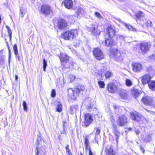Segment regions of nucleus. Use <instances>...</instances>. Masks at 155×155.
I'll return each mask as SVG.
<instances>
[{
	"label": "nucleus",
	"mask_w": 155,
	"mask_h": 155,
	"mask_svg": "<svg viewBox=\"0 0 155 155\" xmlns=\"http://www.w3.org/2000/svg\"><path fill=\"white\" fill-rule=\"evenodd\" d=\"M88 30L95 36L99 35L101 32L100 31L97 29V26L93 24L90 27L88 28Z\"/></svg>",
	"instance_id": "16"
},
{
	"label": "nucleus",
	"mask_w": 155,
	"mask_h": 155,
	"mask_svg": "<svg viewBox=\"0 0 155 155\" xmlns=\"http://www.w3.org/2000/svg\"><path fill=\"white\" fill-rule=\"evenodd\" d=\"M128 129H129V130H132V128L130 127Z\"/></svg>",
	"instance_id": "62"
},
{
	"label": "nucleus",
	"mask_w": 155,
	"mask_h": 155,
	"mask_svg": "<svg viewBox=\"0 0 155 155\" xmlns=\"http://www.w3.org/2000/svg\"><path fill=\"white\" fill-rule=\"evenodd\" d=\"M58 25L59 29H63L66 28L67 26V23L65 20L61 19L58 22Z\"/></svg>",
	"instance_id": "18"
},
{
	"label": "nucleus",
	"mask_w": 155,
	"mask_h": 155,
	"mask_svg": "<svg viewBox=\"0 0 155 155\" xmlns=\"http://www.w3.org/2000/svg\"><path fill=\"white\" fill-rule=\"evenodd\" d=\"M151 140V137L150 135L147 134L146 135L144 139V141L147 143L148 142H149Z\"/></svg>",
	"instance_id": "34"
},
{
	"label": "nucleus",
	"mask_w": 155,
	"mask_h": 155,
	"mask_svg": "<svg viewBox=\"0 0 155 155\" xmlns=\"http://www.w3.org/2000/svg\"><path fill=\"white\" fill-rule=\"evenodd\" d=\"M107 89L109 92L113 93L116 92L118 88L115 84L113 83H109L107 85Z\"/></svg>",
	"instance_id": "13"
},
{
	"label": "nucleus",
	"mask_w": 155,
	"mask_h": 155,
	"mask_svg": "<svg viewBox=\"0 0 155 155\" xmlns=\"http://www.w3.org/2000/svg\"><path fill=\"white\" fill-rule=\"evenodd\" d=\"M104 74L106 78H109L112 75V73L109 71H107L105 72Z\"/></svg>",
	"instance_id": "33"
},
{
	"label": "nucleus",
	"mask_w": 155,
	"mask_h": 155,
	"mask_svg": "<svg viewBox=\"0 0 155 155\" xmlns=\"http://www.w3.org/2000/svg\"><path fill=\"white\" fill-rule=\"evenodd\" d=\"M119 95L122 99L126 100L127 99L128 94L126 91L122 89L120 91Z\"/></svg>",
	"instance_id": "22"
},
{
	"label": "nucleus",
	"mask_w": 155,
	"mask_h": 155,
	"mask_svg": "<svg viewBox=\"0 0 155 155\" xmlns=\"http://www.w3.org/2000/svg\"><path fill=\"white\" fill-rule=\"evenodd\" d=\"M139 147L140 148V149L142 152H143V153H144V148L142 147V146L141 145H139Z\"/></svg>",
	"instance_id": "49"
},
{
	"label": "nucleus",
	"mask_w": 155,
	"mask_h": 155,
	"mask_svg": "<svg viewBox=\"0 0 155 155\" xmlns=\"http://www.w3.org/2000/svg\"><path fill=\"white\" fill-rule=\"evenodd\" d=\"M56 94V91L55 89L52 90L51 94V96L52 97H55Z\"/></svg>",
	"instance_id": "43"
},
{
	"label": "nucleus",
	"mask_w": 155,
	"mask_h": 155,
	"mask_svg": "<svg viewBox=\"0 0 155 155\" xmlns=\"http://www.w3.org/2000/svg\"><path fill=\"white\" fill-rule=\"evenodd\" d=\"M144 15L143 13L141 11H139L138 12L136 13V16L137 18H141Z\"/></svg>",
	"instance_id": "31"
},
{
	"label": "nucleus",
	"mask_w": 155,
	"mask_h": 155,
	"mask_svg": "<svg viewBox=\"0 0 155 155\" xmlns=\"http://www.w3.org/2000/svg\"><path fill=\"white\" fill-rule=\"evenodd\" d=\"M41 12L43 15L47 16L52 13V10L51 7L49 5H43L41 7Z\"/></svg>",
	"instance_id": "6"
},
{
	"label": "nucleus",
	"mask_w": 155,
	"mask_h": 155,
	"mask_svg": "<svg viewBox=\"0 0 155 155\" xmlns=\"http://www.w3.org/2000/svg\"><path fill=\"white\" fill-rule=\"evenodd\" d=\"M23 109L24 110L27 111L28 110L27 106V104L26 102L25 101H24L23 102Z\"/></svg>",
	"instance_id": "42"
},
{
	"label": "nucleus",
	"mask_w": 155,
	"mask_h": 155,
	"mask_svg": "<svg viewBox=\"0 0 155 155\" xmlns=\"http://www.w3.org/2000/svg\"><path fill=\"white\" fill-rule=\"evenodd\" d=\"M42 140L41 135H38L37 138V140L38 141L40 142L41 141V140Z\"/></svg>",
	"instance_id": "50"
},
{
	"label": "nucleus",
	"mask_w": 155,
	"mask_h": 155,
	"mask_svg": "<svg viewBox=\"0 0 155 155\" xmlns=\"http://www.w3.org/2000/svg\"><path fill=\"white\" fill-rule=\"evenodd\" d=\"M68 155H72L71 153L70 154L69 153H68Z\"/></svg>",
	"instance_id": "64"
},
{
	"label": "nucleus",
	"mask_w": 155,
	"mask_h": 155,
	"mask_svg": "<svg viewBox=\"0 0 155 155\" xmlns=\"http://www.w3.org/2000/svg\"><path fill=\"white\" fill-rule=\"evenodd\" d=\"M151 77L149 74H146L143 76L141 79V82L143 85L147 84H148V83L150 81Z\"/></svg>",
	"instance_id": "19"
},
{
	"label": "nucleus",
	"mask_w": 155,
	"mask_h": 155,
	"mask_svg": "<svg viewBox=\"0 0 155 155\" xmlns=\"http://www.w3.org/2000/svg\"><path fill=\"white\" fill-rule=\"evenodd\" d=\"M78 108V107L77 105L70 106V112L71 114H74V112H76Z\"/></svg>",
	"instance_id": "27"
},
{
	"label": "nucleus",
	"mask_w": 155,
	"mask_h": 155,
	"mask_svg": "<svg viewBox=\"0 0 155 155\" xmlns=\"http://www.w3.org/2000/svg\"><path fill=\"white\" fill-rule=\"evenodd\" d=\"M69 78L70 79L71 81H73L74 80L75 78V77L72 75H70L69 77Z\"/></svg>",
	"instance_id": "46"
},
{
	"label": "nucleus",
	"mask_w": 155,
	"mask_h": 155,
	"mask_svg": "<svg viewBox=\"0 0 155 155\" xmlns=\"http://www.w3.org/2000/svg\"><path fill=\"white\" fill-rule=\"evenodd\" d=\"M6 28L7 29V30H8V29H10V28H9L7 25L6 26Z\"/></svg>",
	"instance_id": "61"
},
{
	"label": "nucleus",
	"mask_w": 155,
	"mask_h": 155,
	"mask_svg": "<svg viewBox=\"0 0 155 155\" xmlns=\"http://www.w3.org/2000/svg\"><path fill=\"white\" fill-rule=\"evenodd\" d=\"M62 123L63 124V128L65 129V127L67 124V123L66 121H63Z\"/></svg>",
	"instance_id": "56"
},
{
	"label": "nucleus",
	"mask_w": 155,
	"mask_h": 155,
	"mask_svg": "<svg viewBox=\"0 0 155 155\" xmlns=\"http://www.w3.org/2000/svg\"><path fill=\"white\" fill-rule=\"evenodd\" d=\"M47 62L45 60V59H43V70L44 71H45L46 68L47 66Z\"/></svg>",
	"instance_id": "40"
},
{
	"label": "nucleus",
	"mask_w": 155,
	"mask_h": 155,
	"mask_svg": "<svg viewBox=\"0 0 155 155\" xmlns=\"http://www.w3.org/2000/svg\"><path fill=\"white\" fill-rule=\"evenodd\" d=\"M61 134H66V131L65 129L63 128V130L61 131Z\"/></svg>",
	"instance_id": "55"
},
{
	"label": "nucleus",
	"mask_w": 155,
	"mask_h": 155,
	"mask_svg": "<svg viewBox=\"0 0 155 155\" xmlns=\"http://www.w3.org/2000/svg\"><path fill=\"white\" fill-rule=\"evenodd\" d=\"M36 155H38L39 154V150L38 147H36V150L35 151Z\"/></svg>",
	"instance_id": "54"
},
{
	"label": "nucleus",
	"mask_w": 155,
	"mask_h": 155,
	"mask_svg": "<svg viewBox=\"0 0 155 155\" xmlns=\"http://www.w3.org/2000/svg\"><path fill=\"white\" fill-rule=\"evenodd\" d=\"M15 56L16 57L18 58V60H20V58H19V56L18 54V53L17 54H15Z\"/></svg>",
	"instance_id": "58"
},
{
	"label": "nucleus",
	"mask_w": 155,
	"mask_h": 155,
	"mask_svg": "<svg viewBox=\"0 0 155 155\" xmlns=\"http://www.w3.org/2000/svg\"><path fill=\"white\" fill-rule=\"evenodd\" d=\"M95 15L96 16L97 18H102V16L98 12H95Z\"/></svg>",
	"instance_id": "45"
},
{
	"label": "nucleus",
	"mask_w": 155,
	"mask_h": 155,
	"mask_svg": "<svg viewBox=\"0 0 155 155\" xmlns=\"http://www.w3.org/2000/svg\"><path fill=\"white\" fill-rule=\"evenodd\" d=\"M84 120L82 122V125L85 127L89 126L93 121V117L90 114H87L84 115Z\"/></svg>",
	"instance_id": "5"
},
{
	"label": "nucleus",
	"mask_w": 155,
	"mask_h": 155,
	"mask_svg": "<svg viewBox=\"0 0 155 155\" xmlns=\"http://www.w3.org/2000/svg\"><path fill=\"white\" fill-rule=\"evenodd\" d=\"M110 56L117 61H120L123 60V57L120 52L115 48L111 49Z\"/></svg>",
	"instance_id": "3"
},
{
	"label": "nucleus",
	"mask_w": 155,
	"mask_h": 155,
	"mask_svg": "<svg viewBox=\"0 0 155 155\" xmlns=\"http://www.w3.org/2000/svg\"><path fill=\"white\" fill-rule=\"evenodd\" d=\"M81 42V41L79 40H75L73 42V46L75 47H78Z\"/></svg>",
	"instance_id": "37"
},
{
	"label": "nucleus",
	"mask_w": 155,
	"mask_h": 155,
	"mask_svg": "<svg viewBox=\"0 0 155 155\" xmlns=\"http://www.w3.org/2000/svg\"><path fill=\"white\" fill-rule=\"evenodd\" d=\"M134 131L135 132V133L137 135H138L140 133V131L138 129H135Z\"/></svg>",
	"instance_id": "53"
},
{
	"label": "nucleus",
	"mask_w": 155,
	"mask_h": 155,
	"mask_svg": "<svg viewBox=\"0 0 155 155\" xmlns=\"http://www.w3.org/2000/svg\"><path fill=\"white\" fill-rule=\"evenodd\" d=\"M122 108L121 107L117 106H115L114 107V111L118 116L122 115H121L122 112Z\"/></svg>",
	"instance_id": "24"
},
{
	"label": "nucleus",
	"mask_w": 155,
	"mask_h": 155,
	"mask_svg": "<svg viewBox=\"0 0 155 155\" xmlns=\"http://www.w3.org/2000/svg\"><path fill=\"white\" fill-rule=\"evenodd\" d=\"M142 102L146 105L154 106L155 103L153 98L150 96L147 95L143 97L142 99Z\"/></svg>",
	"instance_id": "7"
},
{
	"label": "nucleus",
	"mask_w": 155,
	"mask_h": 155,
	"mask_svg": "<svg viewBox=\"0 0 155 155\" xmlns=\"http://www.w3.org/2000/svg\"><path fill=\"white\" fill-rule=\"evenodd\" d=\"M104 44L105 46L111 48L114 45L113 40L112 38L109 37L108 38H106Z\"/></svg>",
	"instance_id": "20"
},
{
	"label": "nucleus",
	"mask_w": 155,
	"mask_h": 155,
	"mask_svg": "<svg viewBox=\"0 0 155 155\" xmlns=\"http://www.w3.org/2000/svg\"><path fill=\"white\" fill-rule=\"evenodd\" d=\"M117 20L118 21H119L120 22L122 23H123V22L120 18H118L117 19ZM123 23L124 24V26H125L126 28L128 29L129 30L132 31H137V29L136 28H134L132 26L130 25H128L127 24L125 23Z\"/></svg>",
	"instance_id": "23"
},
{
	"label": "nucleus",
	"mask_w": 155,
	"mask_h": 155,
	"mask_svg": "<svg viewBox=\"0 0 155 155\" xmlns=\"http://www.w3.org/2000/svg\"><path fill=\"white\" fill-rule=\"evenodd\" d=\"M87 150H89V155H93V153L91 151V148H89Z\"/></svg>",
	"instance_id": "51"
},
{
	"label": "nucleus",
	"mask_w": 155,
	"mask_h": 155,
	"mask_svg": "<svg viewBox=\"0 0 155 155\" xmlns=\"http://www.w3.org/2000/svg\"><path fill=\"white\" fill-rule=\"evenodd\" d=\"M73 17H74V16H70V18H73Z\"/></svg>",
	"instance_id": "63"
},
{
	"label": "nucleus",
	"mask_w": 155,
	"mask_h": 155,
	"mask_svg": "<svg viewBox=\"0 0 155 155\" xmlns=\"http://www.w3.org/2000/svg\"><path fill=\"white\" fill-rule=\"evenodd\" d=\"M87 109L89 111H91L92 109V107L91 105H88L87 107Z\"/></svg>",
	"instance_id": "52"
},
{
	"label": "nucleus",
	"mask_w": 155,
	"mask_h": 155,
	"mask_svg": "<svg viewBox=\"0 0 155 155\" xmlns=\"http://www.w3.org/2000/svg\"><path fill=\"white\" fill-rule=\"evenodd\" d=\"M98 85L101 88H104L105 87V84L103 81H98Z\"/></svg>",
	"instance_id": "36"
},
{
	"label": "nucleus",
	"mask_w": 155,
	"mask_h": 155,
	"mask_svg": "<svg viewBox=\"0 0 155 155\" xmlns=\"http://www.w3.org/2000/svg\"><path fill=\"white\" fill-rule=\"evenodd\" d=\"M132 94H134L135 97H137L140 94L139 91L136 89H134L132 91Z\"/></svg>",
	"instance_id": "30"
},
{
	"label": "nucleus",
	"mask_w": 155,
	"mask_h": 155,
	"mask_svg": "<svg viewBox=\"0 0 155 155\" xmlns=\"http://www.w3.org/2000/svg\"><path fill=\"white\" fill-rule=\"evenodd\" d=\"M132 66L133 70L135 72H140L143 69L142 65L140 63L133 62L132 64Z\"/></svg>",
	"instance_id": "12"
},
{
	"label": "nucleus",
	"mask_w": 155,
	"mask_h": 155,
	"mask_svg": "<svg viewBox=\"0 0 155 155\" xmlns=\"http://www.w3.org/2000/svg\"><path fill=\"white\" fill-rule=\"evenodd\" d=\"M125 83L127 86L130 87L132 84V82L129 79H126L125 81Z\"/></svg>",
	"instance_id": "38"
},
{
	"label": "nucleus",
	"mask_w": 155,
	"mask_h": 155,
	"mask_svg": "<svg viewBox=\"0 0 155 155\" xmlns=\"http://www.w3.org/2000/svg\"><path fill=\"white\" fill-rule=\"evenodd\" d=\"M105 152L107 155H115L116 153L113 146L110 145L107 146Z\"/></svg>",
	"instance_id": "17"
},
{
	"label": "nucleus",
	"mask_w": 155,
	"mask_h": 155,
	"mask_svg": "<svg viewBox=\"0 0 155 155\" xmlns=\"http://www.w3.org/2000/svg\"><path fill=\"white\" fill-rule=\"evenodd\" d=\"M88 136H87L84 137V145L86 150H87L89 148H90L89 145V141L88 139Z\"/></svg>",
	"instance_id": "28"
},
{
	"label": "nucleus",
	"mask_w": 155,
	"mask_h": 155,
	"mask_svg": "<svg viewBox=\"0 0 155 155\" xmlns=\"http://www.w3.org/2000/svg\"><path fill=\"white\" fill-rule=\"evenodd\" d=\"M100 129L99 127L96 128L95 136L94 139L95 142L98 144V139L100 137V136L99 135V134L100 133Z\"/></svg>",
	"instance_id": "25"
},
{
	"label": "nucleus",
	"mask_w": 155,
	"mask_h": 155,
	"mask_svg": "<svg viewBox=\"0 0 155 155\" xmlns=\"http://www.w3.org/2000/svg\"><path fill=\"white\" fill-rule=\"evenodd\" d=\"M110 120L113 123V129L114 132V134L115 136V139L117 142L120 136V132L118 130L117 128V126L115 124H114V122H115V120L114 119V116L112 115L110 117Z\"/></svg>",
	"instance_id": "10"
},
{
	"label": "nucleus",
	"mask_w": 155,
	"mask_h": 155,
	"mask_svg": "<svg viewBox=\"0 0 155 155\" xmlns=\"http://www.w3.org/2000/svg\"><path fill=\"white\" fill-rule=\"evenodd\" d=\"M117 124L120 126H123L127 122V118L124 115L119 116L117 119Z\"/></svg>",
	"instance_id": "9"
},
{
	"label": "nucleus",
	"mask_w": 155,
	"mask_h": 155,
	"mask_svg": "<svg viewBox=\"0 0 155 155\" xmlns=\"http://www.w3.org/2000/svg\"><path fill=\"white\" fill-rule=\"evenodd\" d=\"M148 86L150 89L152 91H155V81H151L148 83Z\"/></svg>",
	"instance_id": "26"
},
{
	"label": "nucleus",
	"mask_w": 155,
	"mask_h": 155,
	"mask_svg": "<svg viewBox=\"0 0 155 155\" xmlns=\"http://www.w3.org/2000/svg\"><path fill=\"white\" fill-rule=\"evenodd\" d=\"M78 34L77 29L72 30L65 31L61 34V37L65 40H71L78 35Z\"/></svg>",
	"instance_id": "1"
},
{
	"label": "nucleus",
	"mask_w": 155,
	"mask_h": 155,
	"mask_svg": "<svg viewBox=\"0 0 155 155\" xmlns=\"http://www.w3.org/2000/svg\"><path fill=\"white\" fill-rule=\"evenodd\" d=\"M8 51H9V59H10V56L11 52V49H10V48L9 46H8Z\"/></svg>",
	"instance_id": "57"
},
{
	"label": "nucleus",
	"mask_w": 155,
	"mask_h": 155,
	"mask_svg": "<svg viewBox=\"0 0 155 155\" xmlns=\"http://www.w3.org/2000/svg\"><path fill=\"white\" fill-rule=\"evenodd\" d=\"M18 79V76L17 75H15V80L17 81Z\"/></svg>",
	"instance_id": "59"
},
{
	"label": "nucleus",
	"mask_w": 155,
	"mask_h": 155,
	"mask_svg": "<svg viewBox=\"0 0 155 155\" xmlns=\"http://www.w3.org/2000/svg\"><path fill=\"white\" fill-rule=\"evenodd\" d=\"M8 32L9 34V37L10 40V41L12 40V31L11 30V29H9L8 30Z\"/></svg>",
	"instance_id": "44"
},
{
	"label": "nucleus",
	"mask_w": 155,
	"mask_h": 155,
	"mask_svg": "<svg viewBox=\"0 0 155 155\" xmlns=\"http://www.w3.org/2000/svg\"><path fill=\"white\" fill-rule=\"evenodd\" d=\"M61 64L66 67V64L68 63L70 58L66 54L64 53H60L59 56Z\"/></svg>",
	"instance_id": "11"
},
{
	"label": "nucleus",
	"mask_w": 155,
	"mask_h": 155,
	"mask_svg": "<svg viewBox=\"0 0 155 155\" xmlns=\"http://www.w3.org/2000/svg\"><path fill=\"white\" fill-rule=\"evenodd\" d=\"M106 35L109 37L113 38L115 35V28L111 26H108L106 29Z\"/></svg>",
	"instance_id": "15"
},
{
	"label": "nucleus",
	"mask_w": 155,
	"mask_h": 155,
	"mask_svg": "<svg viewBox=\"0 0 155 155\" xmlns=\"http://www.w3.org/2000/svg\"><path fill=\"white\" fill-rule=\"evenodd\" d=\"M68 147H69V146H68V145L66 147V151L68 153H71L70 152V150H69V149L68 148Z\"/></svg>",
	"instance_id": "48"
},
{
	"label": "nucleus",
	"mask_w": 155,
	"mask_h": 155,
	"mask_svg": "<svg viewBox=\"0 0 155 155\" xmlns=\"http://www.w3.org/2000/svg\"><path fill=\"white\" fill-rule=\"evenodd\" d=\"M85 89L84 86L80 84L78 85L77 86V88L73 90L70 89L73 93V97L72 98L74 99H76L77 96L83 94L84 92H85Z\"/></svg>",
	"instance_id": "2"
},
{
	"label": "nucleus",
	"mask_w": 155,
	"mask_h": 155,
	"mask_svg": "<svg viewBox=\"0 0 155 155\" xmlns=\"http://www.w3.org/2000/svg\"><path fill=\"white\" fill-rule=\"evenodd\" d=\"M62 110V104L60 102H58L57 104V107L56 110L58 112H61Z\"/></svg>",
	"instance_id": "32"
},
{
	"label": "nucleus",
	"mask_w": 155,
	"mask_h": 155,
	"mask_svg": "<svg viewBox=\"0 0 155 155\" xmlns=\"http://www.w3.org/2000/svg\"><path fill=\"white\" fill-rule=\"evenodd\" d=\"M64 4L65 7L68 9H71L73 5V1L71 0H65Z\"/></svg>",
	"instance_id": "21"
},
{
	"label": "nucleus",
	"mask_w": 155,
	"mask_h": 155,
	"mask_svg": "<svg viewBox=\"0 0 155 155\" xmlns=\"http://www.w3.org/2000/svg\"><path fill=\"white\" fill-rule=\"evenodd\" d=\"M14 53L15 54H17L18 53L17 45L15 44L13 47Z\"/></svg>",
	"instance_id": "39"
},
{
	"label": "nucleus",
	"mask_w": 155,
	"mask_h": 155,
	"mask_svg": "<svg viewBox=\"0 0 155 155\" xmlns=\"http://www.w3.org/2000/svg\"><path fill=\"white\" fill-rule=\"evenodd\" d=\"M130 115L132 119L134 121L140 122L142 120L145 124L147 123V120L141 115L138 114L137 112H132L130 113Z\"/></svg>",
	"instance_id": "4"
},
{
	"label": "nucleus",
	"mask_w": 155,
	"mask_h": 155,
	"mask_svg": "<svg viewBox=\"0 0 155 155\" xmlns=\"http://www.w3.org/2000/svg\"><path fill=\"white\" fill-rule=\"evenodd\" d=\"M126 37V36L124 35H118V38H119L120 39H123L124 40V38Z\"/></svg>",
	"instance_id": "47"
},
{
	"label": "nucleus",
	"mask_w": 155,
	"mask_h": 155,
	"mask_svg": "<svg viewBox=\"0 0 155 155\" xmlns=\"http://www.w3.org/2000/svg\"><path fill=\"white\" fill-rule=\"evenodd\" d=\"M84 10L81 8H78L76 12V14L78 18L81 17L83 15Z\"/></svg>",
	"instance_id": "29"
},
{
	"label": "nucleus",
	"mask_w": 155,
	"mask_h": 155,
	"mask_svg": "<svg viewBox=\"0 0 155 155\" xmlns=\"http://www.w3.org/2000/svg\"><path fill=\"white\" fill-rule=\"evenodd\" d=\"M20 12L21 14L20 16L22 18L25 14L26 10L25 9H24L22 7H21L20 8Z\"/></svg>",
	"instance_id": "35"
},
{
	"label": "nucleus",
	"mask_w": 155,
	"mask_h": 155,
	"mask_svg": "<svg viewBox=\"0 0 155 155\" xmlns=\"http://www.w3.org/2000/svg\"><path fill=\"white\" fill-rule=\"evenodd\" d=\"M39 141H38L37 140V142H36V144L37 145H38L39 144Z\"/></svg>",
	"instance_id": "60"
},
{
	"label": "nucleus",
	"mask_w": 155,
	"mask_h": 155,
	"mask_svg": "<svg viewBox=\"0 0 155 155\" xmlns=\"http://www.w3.org/2000/svg\"><path fill=\"white\" fill-rule=\"evenodd\" d=\"M145 25L147 27H151L153 26L152 22L150 21H148L145 23Z\"/></svg>",
	"instance_id": "41"
},
{
	"label": "nucleus",
	"mask_w": 155,
	"mask_h": 155,
	"mask_svg": "<svg viewBox=\"0 0 155 155\" xmlns=\"http://www.w3.org/2000/svg\"><path fill=\"white\" fill-rule=\"evenodd\" d=\"M93 55L96 58L99 60L102 59L104 58L103 52L98 48L94 49L93 51Z\"/></svg>",
	"instance_id": "8"
},
{
	"label": "nucleus",
	"mask_w": 155,
	"mask_h": 155,
	"mask_svg": "<svg viewBox=\"0 0 155 155\" xmlns=\"http://www.w3.org/2000/svg\"><path fill=\"white\" fill-rule=\"evenodd\" d=\"M150 45L147 42H143L140 44V50L144 53H146L149 50Z\"/></svg>",
	"instance_id": "14"
}]
</instances>
